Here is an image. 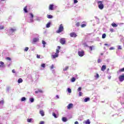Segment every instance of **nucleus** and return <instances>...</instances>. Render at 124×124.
Returning a JSON list of instances; mask_svg holds the SVG:
<instances>
[{
    "label": "nucleus",
    "mask_w": 124,
    "mask_h": 124,
    "mask_svg": "<svg viewBox=\"0 0 124 124\" xmlns=\"http://www.w3.org/2000/svg\"><path fill=\"white\" fill-rule=\"evenodd\" d=\"M4 102L3 100L0 101V104H3Z\"/></svg>",
    "instance_id": "45"
},
{
    "label": "nucleus",
    "mask_w": 124,
    "mask_h": 124,
    "mask_svg": "<svg viewBox=\"0 0 124 124\" xmlns=\"http://www.w3.org/2000/svg\"><path fill=\"white\" fill-rule=\"evenodd\" d=\"M81 27V28H85V27H86V24H82Z\"/></svg>",
    "instance_id": "40"
},
{
    "label": "nucleus",
    "mask_w": 124,
    "mask_h": 124,
    "mask_svg": "<svg viewBox=\"0 0 124 124\" xmlns=\"http://www.w3.org/2000/svg\"><path fill=\"white\" fill-rule=\"evenodd\" d=\"M119 79L120 82H123V81H124V75L120 76Z\"/></svg>",
    "instance_id": "7"
},
{
    "label": "nucleus",
    "mask_w": 124,
    "mask_h": 124,
    "mask_svg": "<svg viewBox=\"0 0 124 124\" xmlns=\"http://www.w3.org/2000/svg\"><path fill=\"white\" fill-rule=\"evenodd\" d=\"M59 53H60V50H59V49H57L55 54H58Z\"/></svg>",
    "instance_id": "35"
},
{
    "label": "nucleus",
    "mask_w": 124,
    "mask_h": 124,
    "mask_svg": "<svg viewBox=\"0 0 124 124\" xmlns=\"http://www.w3.org/2000/svg\"><path fill=\"white\" fill-rule=\"evenodd\" d=\"M106 69V65H103L101 68L102 71H104Z\"/></svg>",
    "instance_id": "14"
},
{
    "label": "nucleus",
    "mask_w": 124,
    "mask_h": 124,
    "mask_svg": "<svg viewBox=\"0 0 124 124\" xmlns=\"http://www.w3.org/2000/svg\"><path fill=\"white\" fill-rule=\"evenodd\" d=\"M114 47H110V48H109V50H114Z\"/></svg>",
    "instance_id": "52"
},
{
    "label": "nucleus",
    "mask_w": 124,
    "mask_h": 124,
    "mask_svg": "<svg viewBox=\"0 0 124 124\" xmlns=\"http://www.w3.org/2000/svg\"><path fill=\"white\" fill-rule=\"evenodd\" d=\"M78 1L77 0H74V3H77Z\"/></svg>",
    "instance_id": "43"
},
{
    "label": "nucleus",
    "mask_w": 124,
    "mask_h": 124,
    "mask_svg": "<svg viewBox=\"0 0 124 124\" xmlns=\"http://www.w3.org/2000/svg\"><path fill=\"white\" fill-rule=\"evenodd\" d=\"M40 114L41 115L42 117H44V116L45 115L44 111L43 110H40Z\"/></svg>",
    "instance_id": "16"
},
{
    "label": "nucleus",
    "mask_w": 124,
    "mask_h": 124,
    "mask_svg": "<svg viewBox=\"0 0 124 124\" xmlns=\"http://www.w3.org/2000/svg\"><path fill=\"white\" fill-rule=\"evenodd\" d=\"M4 27L2 26H0V30H3Z\"/></svg>",
    "instance_id": "42"
},
{
    "label": "nucleus",
    "mask_w": 124,
    "mask_h": 124,
    "mask_svg": "<svg viewBox=\"0 0 124 124\" xmlns=\"http://www.w3.org/2000/svg\"><path fill=\"white\" fill-rule=\"evenodd\" d=\"M106 37V34H105V33L103 34L102 38L104 39Z\"/></svg>",
    "instance_id": "31"
},
{
    "label": "nucleus",
    "mask_w": 124,
    "mask_h": 124,
    "mask_svg": "<svg viewBox=\"0 0 124 124\" xmlns=\"http://www.w3.org/2000/svg\"><path fill=\"white\" fill-rule=\"evenodd\" d=\"M30 16H31V18L29 20H28L29 23H32V22H33V15L31 13H30Z\"/></svg>",
    "instance_id": "4"
},
{
    "label": "nucleus",
    "mask_w": 124,
    "mask_h": 124,
    "mask_svg": "<svg viewBox=\"0 0 124 124\" xmlns=\"http://www.w3.org/2000/svg\"><path fill=\"white\" fill-rule=\"evenodd\" d=\"M67 91L69 93H71V89L70 88H68Z\"/></svg>",
    "instance_id": "29"
},
{
    "label": "nucleus",
    "mask_w": 124,
    "mask_h": 124,
    "mask_svg": "<svg viewBox=\"0 0 124 124\" xmlns=\"http://www.w3.org/2000/svg\"><path fill=\"white\" fill-rule=\"evenodd\" d=\"M6 59L8 61H11V58H10V57H7Z\"/></svg>",
    "instance_id": "39"
},
{
    "label": "nucleus",
    "mask_w": 124,
    "mask_h": 124,
    "mask_svg": "<svg viewBox=\"0 0 124 124\" xmlns=\"http://www.w3.org/2000/svg\"><path fill=\"white\" fill-rule=\"evenodd\" d=\"M60 43L62 44V45H64L65 44V39L64 38H62L60 39Z\"/></svg>",
    "instance_id": "5"
},
{
    "label": "nucleus",
    "mask_w": 124,
    "mask_h": 124,
    "mask_svg": "<svg viewBox=\"0 0 124 124\" xmlns=\"http://www.w3.org/2000/svg\"><path fill=\"white\" fill-rule=\"evenodd\" d=\"M5 0H0V3H1V2L4 1Z\"/></svg>",
    "instance_id": "53"
},
{
    "label": "nucleus",
    "mask_w": 124,
    "mask_h": 124,
    "mask_svg": "<svg viewBox=\"0 0 124 124\" xmlns=\"http://www.w3.org/2000/svg\"><path fill=\"white\" fill-rule=\"evenodd\" d=\"M78 94L79 96H82L83 93H82V92H79Z\"/></svg>",
    "instance_id": "38"
},
{
    "label": "nucleus",
    "mask_w": 124,
    "mask_h": 124,
    "mask_svg": "<svg viewBox=\"0 0 124 124\" xmlns=\"http://www.w3.org/2000/svg\"><path fill=\"white\" fill-rule=\"evenodd\" d=\"M118 49L119 50H122V46H118Z\"/></svg>",
    "instance_id": "36"
},
{
    "label": "nucleus",
    "mask_w": 124,
    "mask_h": 124,
    "mask_svg": "<svg viewBox=\"0 0 124 124\" xmlns=\"http://www.w3.org/2000/svg\"><path fill=\"white\" fill-rule=\"evenodd\" d=\"M45 124V123L44 122V121H41L39 123V124Z\"/></svg>",
    "instance_id": "41"
},
{
    "label": "nucleus",
    "mask_w": 124,
    "mask_h": 124,
    "mask_svg": "<svg viewBox=\"0 0 124 124\" xmlns=\"http://www.w3.org/2000/svg\"><path fill=\"white\" fill-rule=\"evenodd\" d=\"M58 48L59 49H60V48H61V46H58Z\"/></svg>",
    "instance_id": "61"
},
{
    "label": "nucleus",
    "mask_w": 124,
    "mask_h": 124,
    "mask_svg": "<svg viewBox=\"0 0 124 124\" xmlns=\"http://www.w3.org/2000/svg\"><path fill=\"white\" fill-rule=\"evenodd\" d=\"M17 82L18 84H20V83H23V79L22 78H19L17 80Z\"/></svg>",
    "instance_id": "15"
},
{
    "label": "nucleus",
    "mask_w": 124,
    "mask_h": 124,
    "mask_svg": "<svg viewBox=\"0 0 124 124\" xmlns=\"http://www.w3.org/2000/svg\"><path fill=\"white\" fill-rule=\"evenodd\" d=\"M52 116H53V117H54L55 119H57V118H58V117L57 116V114H56L55 112L52 113Z\"/></svg>",
    "instance_id": "21"
},
{
    "label": "nucleus",
    "mask_w": 124,
    "mask_h": 124,
    "mask_svg": "<svg viewBox=\"0 0 124 124\" xmlns=\"http://www.w3.org/2000/svg\"><path fill=\"white\" fill-rule=\"evenodd\" d=\"M73 107V104H69V105L67 106V109H71Z\"/></svg>",
    "instance_id": "9"
},
{
    "label": "nucleus",
    "mask_w": 124,
    "mask_h": 124,
    "mask_svg": "<svg viewBox=\"0 0 124 124\" xmlns=\"http://www.w3.org/2000/svg\"><path fill=\"white\" fill-rule=\"evenodd\" d=\"M95 77H96V78H99V75H98V74H97Z\"/></svg>",
    "instance_id": "47"
},
{
    "label": "nucleus",
    "mask_w": 124,
    "mask_h": 124,
    "mask_svg": "<svg viewBox=\"0 0 124 124\" xmlns=\"http://www.w3.org/2000/svg\"><path fill=\"white\" fill-rule=\"evenodd\" d=\"M89 49L90 50L93 51V47L92 46H90Z\"/></svg>",
    "instance_id": "50"
},
{
    "label": "nucleus",
    "mask_w": 124,
    "mask_h": 124,
    "mask_svg": "<svg viewBox=\"0 0 124 124\" xmlns=\"http://www.w3.org/2000/svg\"><path fill=\"white\" fill-rule=\"evenodd\" d=\"M119 71H120V72H123V71H124V67L123 68H122V69H121L119 70Z\"/></svg>",
    "instance_id": "37"
},
{
    "label": "nucleus",
    "mask_w": 124,
    "mask_h": 124,
    "mask_svg": "<svg viewBox=\"0 0 124 124\" xmlns=\"http://www.w3.org/2000/svg\"><path fill=\"white\" fill-rule=\"evenodd\" d=\"M71 37H77V34L75 32H72L70 34Z\"/></svg>",
    "instance_id": "8"
},
{
    "label": "nucleus",
    "mask_w": 124,
    "mask_h": 124,
    "mask_svg": "<svg viewBox=\"0 0 124 124\" xmlns=\"http://www.w3.org/2000/svg\"><path fill=\"white\" fill-rule=\"evenodd\" d=\"M98 63L101 62V60L98 59Z\"/></svg>",
    "instance_id": "49"
},
{
    "label": "nucleus",
    "mask_w": 124,
    "mask_h": 124,
    "mask_svg": "<svg viewBox=\"0 0 124 124\" xmlns=\"http://www.w3.org/2000/svg\"><path fill=\"white\" fill-rule=\"evenodd\" d=\"M76 26H78V23H77V24H76Z\"/></svg>",
    "instance_id": "63"
},
{
    "label": "nucleus",
    "mask_w": 124,
    "mask_h": 124,
    "mask_svg": "<svg viewBox=\"0 0 124 124\" xmlns=\"http://www.w3.org/2000/svg\"><path fill=\"white\" fill-rule=\"evenodd\" d=\"M56 97H57V98H59V95H57L56 96Z\"/></svg>",
    "instance_id": "58"
},
{
    "label": "nucleus",
    "mask_w": 124,
    "mask_h": 124,
    "mask_svg": "<svg viewBox=\"0 0 124 124\" xmlns=\"http://www.w3.org/2000/svg\"><path fill=\"white\" fill-rule=\"evenodd\" d=\"M105 46H109V45L107 44H105Z\"/></svg>",
    "instance_id": "55"
},
{
    "label": "nucleus",
    "mask_w": 124,
    "mask_h": 124,
    "mask_svg": "<svg viewBox=\"0 0 124 124\" xmlns=\"http://www.w3.org/2000/svg\"><path fill=\"white\" fill-rule=\"evenodd\" d=\"M0 67H2V66L1 65H0Z\"/></svg>",
    "instance_id": "64"
},
{
    "label": "nucleus",
    "mask_w": 124,
    "mask_h": 124,
    "mask_svg": "<svg viewBox=\"0 0 124 124\" xmlns=\"http://www.w3.org/2000/svg\"><path fill=\"white\" fill-rule=\"evenodd\" d=\"M85 124H91V122H90V120H87L86 122H85Z\"/></svg>",
    "instance_id": "26"
},
{
    "label": "nucleus",
    "mask_w": 124,
    "mask_h": 124,
    "mask_svg": "<svg viewBox=\"0 0 124 124\" xmlns=\"http://www.w3.org/2000/svg\"><path fill=\"white\" fill-rule=\"evenodd\" d=\"M47 18H48V19H52V18H53V16L51 15H47Z\"/></svg>",
    "instance_id": "20"
},
{
    "label": "nucleus",
    "mask_w": 124,
    "mask_h": 124,
    "mask_svg": "<svg viewBox=\"0 0 124 124\" xmlns=\"http://www.w3.org/2000/svg\"><path fill=\"white\" fill-rule=\"evenodd\" d=\"M0 64L2 66V67H4V62L1 61L0 62Z\"/></svg>",
    "instance_id": "22"
},
{
    "label": "nucleus",
    "mask_w": 124,
    "mask_h": 124,
    "mask_svg": "<svg viewBox=\"0 0 124 124\" xmlns=\"http://www.w3.org/2000/svg\"><path fill=\"white\" fill-rule=\"evenodd\" d=\"M59 57V54L55 53L54 55H52V59H56Z\"/></svg>",
    "instance_id": "11"
},
{
    "label": "nucleus",
    "mask_w": 124,
    "mask_h": 124,
    "mask_svg": "<svg viewBox=\"0 0 124 124\" xmlns=\"http://www.w3.org/2000/svg\"><path fill=\"white\" fill-rule=\"evenodd\" d=\"M110 31H111V32H114V29H110Z\"/></svg>",
    "instance_id": "44"
},
{
    "label": "nucleus",
    "mask_w": 124,
    "mask_h": 124,
    "mask_svg": "<svg viewBox=\"0 0 124 124\" xmlns=\"http://www.w3.org/2000/svg\"><path fill=\"white\" fill-rule=\"evenodd\" d=\"M101 56L103 55V53H101Z\"/></svg>",
    "instance_id": "62"
},
{
    "label": "nucleus",
    "mask_w": 124,
    "mask_h": 124,
    "mask_svg": "<svg viewBox=\"0 0 124 124\" xmlns=\"http://www.w3.org/2000/svg\"><path fill=\"white\" fill-rule=\"evenodd\" d=\"M38 93H43V91H42V90H39L38 91Z\"/></svg>",
    "instance_id": "48"
},
{
    "label": "nucleus",
    "mask_w": 124,
    "mask_h": 124,
    "mask_svg": "<svg viewBox=\"0 0 124 124\" xmlns=\"http://www.w3.org/2000/svg\"><path fill=\"white\" fill-rule=\"evenodd\" d=\"M75 124H78V121H76V122L75 123Z\"/></svg>",
    "instance_id": "59"
},
{
    "label": "nucleus",
    "mask_w": 124,
    "mask_h": 124,
    "mask_svg": "<svg viewBox=\"0 0 124 124\" xmlns=\"http://www.w3.org/2000/svg\"><path fill=\"white\" fill-rule=\"evenodd\" d=\"M63 31V26H62V24H61L59 26V29L57 31H56L57 33H60V32H62V31Z\"/></svg>",
    "instance_id": "2"
},
{
    "label": "nucleus",
    "mask_w": 124,
    "mask_h": 124,
    "mask_svg": "<svg viewBox=\"0 0 124 124\" xmlns=\"http://www.w3.org/2000/svg\"><path fill=\"white\" fill-rule=\"evenodd\" d=\"M16 28H11L9 30V34H13L15 31H16Z\"/></svg>",
    "instance_id": "3"
},
{
    "label": "nucleus",
    "mask_w": 124,
    "mask_h": 124,
    "mask_svg": "<svg viewBox=\"0 0 124 124\" xmlns=\"http://www.w3.org/2000/svg\"><path fill=\"white\" fill-rule=\"evenodd\" d=\"M81 87H79V88H78V91H81Z\"/></svg>",
    "instance_id": "56"
},
{
    "label": "nucleus",
    "mask_w": 124,
    "mask_h": 124,
    "mask_svg": "<svg viewBox=\"0 0 124 124\" xmlns=\"http://www.w3.org/2000/svg\"><path fill=\"white\" fill-rule=\"evenodd\" d=\"M26 97H23L22 98H21V101H26Z\"/></svg>",
    "instance_id": "28"
},
{
    "label": "nucleus",
    "mask_w": 124,
    "mask_h": 124,
    "mask_svg": "<svg viewBox=\"0 0 124 124\" xmlns=\"http://www.w3.org/2000/svg\"><path fill=\"white\" fill-rule=\"evenodd\" d=\"M50 25H51V23L48 22V23L46 25V28H50Z\"/></svg>",
    "instance_id": "24"
},
{
    "label": "nucleus",
    "mask_w": 124,
    "mask_h": 124,
    "mask_svg": "<svg viewBox=\"0 0 124 124\" xmlns=\"http://www.w3.org/2000/svg\"><path fill=\"white\" fill-rule=\"evenodd\" d=\"M90 98H86L84 99V102H88V101H89Z\"/></svg>",
    "instance_id": "23"
},
{
    "label": "nucleus",
    "mask_w": 124,
    "mask_h": 124,
    "mask_svg": "<svg viewBox=\"0 0 124 124\" xmlns=\"http://www.w3.org/2000/svg\"><path fill=\"white\" fill-rule=\"evenodd\" d=\"M111 26L112 27H113V28H117V27H118V25H117V24L114 23H112Z\"/></svg>",
    "instance_id": "17"
},
{
    "label": "nucleus",
    "mask_w": 124,
    "mask_h": 124,
    "mask_svg": "<svg viewBox=\"0 0 124 124\" xmlns=\"http://www.w3.org/2000/svg\"><path fill=\"white\" fill-rule=\"evenodd\" d=\"M31 121H32V119L31 118L27 120L28 123H31Z\"/></svg>",
    "instance_id": "33"
},
{
    "label": "nucleus",
    "mask_w": 124,
    "mask_h": 124,
    "mask_svg": "<svg viewBox=\"0 0 124 124\" xmlns=\"http://www.w3.org/2000/svg\"><path fill=\"white\" fill-rule=\"evenodd\" d=\"M75 80H76L75 78H72L71 79V81L72 82H75Z\"/></svg>",
    "instance_id": "27"
},
{
    "label": "nucleus",
    "mask_w": 124,
    "mask_h": 124,
    "mask_svg": "<svg viewBox=\"0 0 124 124\" xmlns=\"http://www.w3.org/2000/svg\"><path fill=\"white\" fill-rule=\"evenodd\" d=\"M67 69H68V66H66L65 67V68L63 69V71H66V70H67Z\"/></svg>",
    "instance_id": "30"
},
{
    "label": "nucleus",
    "mask_w": 124,
    "mask_h": 124,
    "mask_svg": "<svg viewBox=\"0 0 124 124\" xmlns=\"http://www.w3.org/2000/svg\"><path fill=\"white\" fill-rule=\"evenodd\" d=\"M37 59H40V55H37Z\"/></svg>",
    "instance_id": "51"
},
{
    "label": "nucleus",
    "mask_w": 124,
    "mask_h": 124,
    "mask_svg": "<svg viewBox=\"0 0 124 124\" xmlns=\"http://www.w3.org/2000/svg\"><path fill=\"white\" fill-rule=\"evenodd\" d=\"M38 91H35V93H38Z\"/></svg>",
    "instance_id": "57"
},
{
    "label": "nucleus",
    "mask_w": 124,
    "mask_h": 124,
    "mask_svg": "<svg viewBox=\"0 0 124 124\" xmlns=\"http://www.w3.org/2000/svg\"><path fill=\"white\" fill-rule=\"evenodd\" d=\"M97 3H98V5L99 9H100L101 10H102V9L104 8V5H103V4L102 3V1H98L97 2Z\"/></svg>",
    "instance_id": "1"
},
{
    "label": "nucleus",
    "mask_w": 124,
    "mask_h": 124,
    "mask_svg": "<svg viewBox=\"0 0 124 124\" xmlns=\"http://www.w3.org/2000/svg\"><path fill=\"white\" fill-rule=\"evenodd\" d=\"M42 44H43V47L45 48V47H46L45 45H46V42H45V41L43 40L42 41Z\"/></svg>",
    "instance_id": "18"
},
{
    "label": "nucleus",
    "mask_w": 124,
    "mask_h": 124,
    "mask_svg": "<svg viewBox=\"0 0 124 124\" xmlns=\"http://www.w3.org/2000/svg\"><path fill=\"white\" fill-rule=\"evenodd\" d=\"M13 73H15V70L13 69L12 70Z\"/></svg>",
    "instance_id": "54"
},
{
    "label": "nucleus",
    "mask_w": 124,
    "mask_h": 124,
    "mask_svg": "<svg viewBox=\"0 0 124 124\" xmlns=\"http://www.w3.org/2000/svg\"><path fill=\"white\" fill-rule=\"evenodd\" d=\"M27 7H28L27 6H25L24 8V11L25 12V13H28V10H27Z\"/></svg>",
    "instance_id": "19"
},
{
    "label": "nucleus",
    "mask_w": 124,
    "mask_h": 124,
    "mask_svg": "<svg viewBox=\"0 0 124 124\" xmlns=\"http://www.w3.org/2000/svg\"><path fill=\"white\" fill-rule=\"evenodd\" d=\"M28 50H29V47H26L24 49V52H28Z\"/></svg>",
    "instance_id": "32"
},
{
    "label": "nucleus",
    "mask_w": 124,
    "mask_h": 124,
    "mask_svg": "<svg viewBox=\"0 0 124 124\" xmlns=\"http://www.w3.org/2000/svg\"><path fill=\"white\" fill-rule=\"evenodd\" d=\"M62 121L64 123H66V122H67V118H66V117H62Z\"/></svg>",
    "instance_id": "13"
},
{
    "label": "nucleus",
    "mask_w": 124,
    "mask_h": 124,
    "mask_svg": "<svg viewBox=\"0 0 124 124\" xmlns=\"http://www.w3.org/2000/svg\"><path fill=\"white\" fill-rule=\"evenodd\" d=\"M53 8H54V5L53 4H50L49 6V10H53Z\"/></svg>",
    "instance_id": "12"
},
{
    "label": "nucleus",
    "mask_w": 124,
    "mask_h": 124,
    "mask_svg": "<svg viewBox=\"0 0 124 124\" xmlns=\"http://www.w3.org/2000/svg\"><path fill=\"white\" fill-rule=\"evenodd\" d=\"M78 54L79 57H83V56L85 55V52H84V51L82 50L81 51H78Z\"/></svg>",
    "instance_id": "6"
},
{
    "label": "nucleus",
    "mask_w": 124,
    "mask_h": 124,
    "mask_svg": "<svg viewBox=\"0 0 124 124\" xmlns=\"http://www.w3.org/2000/svg\"><path fill=\"white\" fill-rule=\"evenodd\" d=\"M45 65H46L45 63H42V64L41 65V66L42 67L45 68Z\"/></svg>",
    "instance_id": "34"
},
{
    "label": "nucleus",
    "mask_w": 124,
    "mask_h": 124,
    "mask_svg": "<svg viewBox=\"0 0 124 124\" xmlns=\"http://www.w3.org/2000/svg\"><path fill=\"white\" fill-rule=\"evenodd\" d=\"M39 41V39L38 38H34L33 39V41L32 42H33L34 43H35V42H37V41Z\"/></svg>",
    "instance_id": "10"
},
{
    "label": "nucleus",
    "mask_w": 124,
    "mask_h": 124,
    "mask_svg": "<svg viewBox=\"0 0 124 124\" xmlns=\"http://www.w3.org/2000/svg\"><path fill=\"white\" fill-rule=\"evenodd\" d=\"M53 68H54V65L53 64L51 65V66L50 67V69H53Z\"/></svg>",
    "instance_id": "46"
},
{
    "label": "nucleus",
    "mask_w": 124,
    "mask_h": 124,
    "mask_svg": "<svg viewBox=\"0 0 124 124\" xmlns=\"http://www.w3.org/2000/svg\"><path fill=\"white\" fill-rule=\"evenodd\" d=\"M108 79H111V76L108 77Z\"/></svg>",
    "instance_id": "60"
},
{
    "label": "nucleus",
    "mask_w": 124,
    "mask_h": 124,
    "mask_svg": "<svg viewBox=\"0 0 124 124\" xmlns=\"http://www.w3.org/2000/svg\"><path fill=\"white\" fill-rule=\"evenodd\" d=\"M30 101H31V103H32V102L34 101V99H33V98H30Z\"/></svg>",
    "instance_id": "25"
}]
</instances>
